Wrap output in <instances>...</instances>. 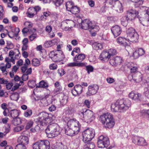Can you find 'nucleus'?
<instances>
[{
  "label": "nucleus",
  "mask_w": 149,
  "mask_h": 149,
  "mask_svg": "<svg viewBox=\"0 0 149 149\" xmlns=\"http://www.w3.org/2000/svg\"><path fill=\"white\" fill-rule=\"evenodd\" d=\"M67 126L75 130L76 131H79L80 125L78 121L74 120H70L67 123Z\"/></svg>",
  "instance_id": "ddd939ff"
},
{
  "label": "nucleus",
  "mask_w": 149,
  "mask_h": 149,
  "mask_svg": "<svg viewBox=\"0 0 149 149\" xmlns=\"http://www.w3.org/2000/svg\"><path fill=\"white\" fill-rule=\"evenodd\" d=\"M10 130V125L9 124H8L7 125V127H5V130L4 132V134L6 135L7 133H8L9 132Z\"/></svg>",
  "instance_id": "6e6d98bb"
},
{
  "label": "nucleus",
  "mask_w": 149,
  "mask_h": 149,
  "mask_svg": "<svg viewBox=\"0 0 149 149\" xmlns=\"http://www.w3.org/2000/svg\"><path fill=\"white\" fill-rule=\"evenodd\" d=\"M132 142L135 144L139 146H143L146 145L145 139L142 137L134 136Z\"/></svg>",
  "instance_id": "dca6fc26"
},
{
  "label": "nucleus",
  "mask_w": 149,
  "mask_h": 149,
  "mask_svg": "<svg viewBox=\"0 0 149 149\" xmlns=\"http://www.w3.org/2000/svg\"><path fill=\"white\" fill-rule=\"evenodd\" d=\"M67 23L65 22H63L61 24V27L62 29L65 31H69L71 28L68 26H67Z\"/></svg>",
  "instance_id": "58836bf2"
},
{
  "label": "nucleus",
  "mask_w": 149,
  "mask_h": 149,
  "mask_svg": "<svg viewBox=\"0 0 149 149\" xmlns=\"http://www.w3.org/2000/svg\"><path fill=\"white\" fill-rule=\"evenodd\" d=\"M56 40H52L46 42L44 44V46L46 48H48L54 45L56 43Z\"/></svg>",
  "instance_id": "7c9ffc66"
},
{
  "label": "nucleus",
  "mask_w": 149,
  "mask_h": 149,
  "mask_svg": "<svg viewBox=\"0 0 149 149\" xmlns=\"http://www.w3.org/2000/svg\"><path fill=\"white\" fill-rule=\"evenodd\" d=\"M118 13H121L123 11L122 4L118 0H116L113 8Z\"/></svg>",
  "instance_id": "f3484780"
},
{
  "label": "nucleus",
  "mask_w": 149,
  "mask_h": 149,
  "mask_svg": "<svg viewBox=\"0 0 149 149\" xmlns=\"http://www.w3.org/2000/svg\"><path fill=\"white\" fill-rule=\"evenodd\" d=\"M32 111L31 109H27L24 112V116L26 117H28L31 116L32 114Z\"/></svg>",
  "instance_id": "09e8293b"
},
{
  "label": "nucleus",
  "mask_w": 149,
  "mask_h": 149,
  "mask_svg": "<svg viewBox=\"0 0 149 149\" xmlns=\"http://www.w3.org/2000/svg\"><path fill=\"white\" fill-rule=\"evenodd\" d=\"M131 101L128 99L118 100L111 105V111L114 112L124 111L128 109L131 106Z\"/></svg>",
  "instance_id": "f257e3e1"
},
{
  "label": "nucleus",
  "mask_w": 149,
  "mask_h": 149,
  "mask_svg": "<svg viewBox=\"0 0 149 149\" xmlns=\"http://www.w3.org/2000/svg\"><path fill=\"white\" fill-rule=\"evenodd\" d=\"M110 56H113L116 54V49H110L108 51Z\"/></svg>",
  "instance_id": "5fc2aeb1"
},
{
  "label": "nucleus",
  "mask_w": 149,
  "mask_h": 149,
  "mask_svg": "<svg viewBox=\"0 0 149 149\" xmlns=\"http://www.w3.org/2000/svg\"><path fill=\"white\" fill-rule=\"evenodd\" d=\"M86 63L78 61H74L73 62L70 63L67 65L69 67H83L86 66Z\"/></svg>",
  "instance_id": "4be33fe9"
},
{
  "label": "nucleus",
  "mask_w": 149,
  "mask_h": 149,
  "mask_svg": "<svg viewBox=\"0 0 149 149\" xmlns=\"http://www.w3.org/2000/svg\"><path fill=\"white\" fill-rule=\"evenodd\" d=\"M127 39L130 41L134 42H136L139 39V35L133 28L128 29L126 31Z\"/></svg>",
  "instance_id": "9d476101"
},
{
  "label": "nucleus",
  "mask_w": 149,
  "mask_h": 149,
  "mask_svg": "<svg viewBox=\"0 0 149 149\" xmlns=\"http://www.w3.org/2000/svg\"><path fill=\"white\" fill-rule=\"evenodd\" d=\"M22 121L20 118L17 117L13 118L12 120V123L15 125H17L21 124L22 123Z\"/></svg>",
  "instance_id": "72a5a7b5"
},
{
  "label": "nucleus",
  "mask_w": 149,
  "mask_h": 149,
  "mask_svg": "<svg viewBox=\"0 0 149 149\" xmlns=\"http://www.w3.org/2000/svg\"><path fill=\"white\" fill-rule=\"evenodd\" d=\"M49 56L54 62L60 61L65 58L62 52L60 50L51 52L49 54Z\"/></svg>",
  "instance_id": "0eeeda50"
},
{
  "label": "nucleus",
  "mask_w": 149,
  "mask_h": 149,
  "mask_svg": "<svg viewBox=\"0 0 149 149\" xmlns=\"http://www.w3.org/2000/svg\"><path fill=\"white\" fill-rule=\"evenodd\" d=\"M15 149H26V145L18 143L15 146Z\"/></svg>",
  "instance_id": "de8ad7c7"
},
{
  "label": "nucleus",
  "mask_w": 149,
  "mask_h": 149,
  "mask_svg": "<svg viewBox=\"0 0 149 149\" xmlns=\"http://www.w3.org/2000/svg\"><path fill=\"white\" fill-rule=\"evenodd\" d=\"M144 94L145 96L149 99V90L147 88H145Z\"/></svg>",
  "instance_id": "bf43d9fd"
},
{
  "label": "nucleus",
  "mask_w": 149,
  "mask_h": 149,
  "mask_svg": "<svg viewBox=\"0 0 149 149\" xmlns=\"http://www.w3.org/2000/svg\"><path fill=\"white\" fill-rule=\"evenodd\" d=\"M129 97L135 100H140L141 97V94L134 91H132L129 95Z\"/></svg>",
  "instance_id": "aec40b11"
},
{
  "label": "nucleus",
  "mask_w": 149,
  "mask_h": 149,
  "mask_svg": "<svg viewBox=\"0 0 149 149\" xmlns=\"http://www.w3.org/2000/svg\"><path fill=\"white\" fill-rule=\"evenodd\" d=\"M29 138L25 136H21L19 137L17 139V142L25 145H27L29 143Z\"/></svg>",
  "instance_id": "412c9836"
},
{
  "label": "nucleus",
  "mask_w": 149,
  "mask_h": 149,
  "mask_svg": "<svg viewBox=\"0 0 149 149\" xmlns=\"http://www.w3.org/2000/svg\"><path fill=\"white\" fill-rule=\"evenodd\" d=\"M138 14V12L135 10H130L127 13L126 15L129 21H132L135 19Z\"/></svg>",
  "instance_id": "2eb2a0df"
},
{
  "label": "nucleus",
  "mask_w": 149,
  "mask_h": 149,
  "mask_svg": "<svg viewBox=\"0 0 149 149\" xmlns=\"http://www.w3.org/2000/svg\"><path fill=\"white\" fill-rule=\"evenodd\" d=\"M37 120L41 125H46L49 124L53 121L51 115L45 112H42L39 113Z\"/></svg>",
  "instance_id": "39448f33"
},
{
  "label": "nucleus",
  "mask_w": 149,
  "mask_h": 149,
  "mask_svg": "<svg viewBox=\"0 0 149 149\" xmlns=\"http://www.w3.org/2000/svg\"><path fill=\"white\" fill-rule=\"evenodd\" d=\"M86 145L89 149H94L95 147L94 143L92 142L88 143Z\"/></svg>",
  "instance_id": "603ef678"
},
{
  "label": "nucleus",
  "mask_w": 149,
  "mask_h": 149,
  "mask_svg": "<svg viewBox=\"0 0 149 149\" xmlns=\"http://www.w3.org/2000/svg\"><path fill=\"white\" fill-rule=\"evenodd\" d=\"M116 0L113 1V0H106L105 2V5L106 7L110 6L113 8V5H114Z\"/></svg>",
  "instance_id": "2f4dec72"
},
{
  "label": "nucleus",
  "mask_w": 149,
  "mask_h": 149,
  "mask_svg": "<svg viewBox=\"0 0 149 149\" xmlns=\"http://www.w3.org/2000/svg\"><path fill=\"white\" fill-rule=\"evenodd\" d=\"M27 13L28 17L32 18L36 14V12L35 11L34 7H31L28 9Z\"/></svg>",
  "instance_id": "c85d7f7f"
},
{
  "label": "nucleus",
  "mask_w": 149,
  "mask_h": 149,
  "mask_svg": "<svg viewBox=\"0 0 149 149\" xmlns=\"http://www.w3.org/2000/svg\"><path fill=\"white\" fill-rule=\"evenodd\" d=\"M11 116L13 118H15L19 115V111L15 109L12 110L10 112Z\"/></svg>",
  "instance_id": "473e14b6"
},
{
  "label": "nucleus",
  "mask_w": 149,
  "mask_h": 149,
  "mask_svg": "<svg viewBox=\"0 0 149 149\" xmlns=\"http://www.w3.org/2000/svg\"><path fill=\"white\" fill-rule=\"evenodd\" d=\"M106 80L107 82L109 84L113 83L114 81V80L113 78L110 77H108Z\"/></svg>",
  "instance_id": "e2e57ef3"
},
{
  "label": "nucleus",
  "mask_w": 149,
  "mask_h": 149,
  "mask_svg": "<svg viewBox=\"0 0 149 149\" xmlns=\"http://www.w3.org/2000/svg\"><path fill=\"white\" fill-rule=\"evenodd\" d=\"M27 66H26V65H24L23 66L21 67V69L22 72L24 73H26V72L28 69H27Z\"/></svg>",
  "instance_id": "13d9d810"
},
{
  "label": "nucleus",
  "mask_w": 149,
  "mask_h": 149,
  "mask_svg": "<svg viewBox=\"0 0 149 149\" xmlns=\"http://www.w3.org/2000/svg\"><path fill=\"white\" fill-rule=\"evenodd\" d=\"M19 32V28H15L14 32L15 37H17Z\"/></svg>",
  "instance_id": "680f3d73"
},
{
  "label": "nucleus",
  "mask_w": 149,
  "mask_h": 149,
  "mask_svg": "<svg viewBox=\"0 0 149 149\" xmlns=\"http://www.w3.org/2000/svg\"><path fill=\"white\" fill-rule=\"evenodd\" d=\"M77 141L79 143V146L81 149H89L86 144L83 143H80V141L79 139L77 140Z\"/></svg>",
  "instance_id": "37998d69"
},
{
  "label": "nucleus",
  "mask_w": 149,
  "mask_h": 149,
  "mask_svg": "<svg viewBox=\"0 0 149 149\" xmlns=\"http://www.w3.org/2000/svg\"><path fill=\"white\" fill-rule=\"evenodd\" d=\"M54 149H68L67 147L65 146H63L61 145L59 146L56 147Z\"/></svg>",
  "instance_id": "774afa93"
},
{
  "label": "nucleus",
  "mask_w": 149,
  "mask_h": 149,
  "mask_svg": "<svg viewBox=\"0 0 149 149\" xmlns=\"http://www.w3.org/2000/svg\"><path fill=\"white\" fill-rule=\"evenodd\" d=\"M33 122L32 121H29L26 124V125L25 127V128L26 130L29 129L31 128L33 125Z\"/></svg>",
  "instance_id": "864d4df0"
},
{
  "label": "nucleus",
  "mask_w": 149,
  "mask_h": 149,
  "mask_svg": "<svg viewBox=\"0 0 149 149\" xmlns=\"http://www.w3.org/2000/svg\"><path fill=\"white\" fill-rule=\"evenodd\" d=\"M19 68V67L15 65L12 68V70L13 72H16Z\"/></svg>",
  "instance_id": "338daca9"
},
{
  "label": "nucleus",
  "mask_w": 149,
  "mask_h": 149,
  "mask_svg": "<svg viewBox=\"0 0 149 149\" xmlns=\"http://www.w3.org/2000/svg\"><path fill=\"white\" fill-rule=\"evenodd\" d=\"M79 20L81 21V27L84 29L91 30L96 29H99L98 26H95L91 21L88 19H85L83 21H82V19L80 18Z\"/></svg>",
  "instance_id": "9b49d317"
},
{
  "label": "nucleus",
  "mask_w": 149,
  "mask_h": 149,
  "mask_svg": "<svg viewBox=\"0 0 149 149\" xmlns=\"http://www.w3.org/2000/svg\"><path fill=\"white\" fill-rule=\"evenodd\" d=\"M122 59L119 56L113 58L110 60L109 63L112 65L117 66L120 65L122 62Z\"/></svg>",
  "instance_id": "a211bd4d"
},
{
  "label": "nucleus",
  "mask_w": 149,
  "mask_h": 149,
  "mask_svg": "<svg viewBox=\"0 0 149 149\" xmlns=\"http://www.w3.org/2000/svg\"><path fill=\"white\" fill-rule=\"evenodd\" d=\"M98 146L100 148L107 147L109 145V139L103 136H100L97 142Z\"/></svg>",
  "instance_id": "f8f14e48"
},
{
  "label": "nucleus",
  "mask_w": 149,
  "mask_h": 149,
  "mask_svg": "<svg viewBox=\"0 0 149 149\" xmlns=\"http://www.w3.org/2000/svg\"><path fill=\"white\" fill-rule=\"evenodd\" d=\"M8 34L9 37L11 38H13L14 37H15L14 31L13 30L9 32H8Z\"/></svg>",
  "instance_id": "052dcab7"
},
{
  "label": "nucleus",
  "mask_w": 149,
  "mask_h": 149,
  "mask_svg": "<svg viewBox=\"0 0 149 149\" xmlns=\"http://www.w3.org/2000/svg\"><path fill=\"white\" fill-rule=\"evenodd\" d=\"M48 86V84L45 82L43 81H41L39 83L38 87L45 88Z\"/></svg>",
  "instance_id": "79ce46f5"
},
{
  "label": "nucleus",
  "mask_w": 149,
  "mask_h": 149,
  "mask_svg": "<svg viewBox=\"0 0 149 149\" xmlns=\"http://www.w3.org/2000/svg\"><path fill=\"white\" fill-rule=\"evenodd\" d=\"M100 120L106 128H111L115 124L113 116L109 113H104L101 115Z\"/></svg>",
  "instance_id": "f03ea898"
},
{
  "label": "nucleus",
  "mask_w": 149,
  "mask_h": 149,
  "mask_svg": "<svg viewBox=\"0 0 149 149\" xmlns=\"http://www.w3.org/2000/svg\"><path fill=\"white\" fill-rule=\"evenodd\" d=\"M79 118L87 123H90L95 118V116L92 111L89 109L83 110L78 113Z\"/></svg>",
  "instance_id": "7ed1b4c3"
},
{
  "label": "nucleus",
  "mask_w": 149,
  "mask_h": 149,
  "mask_svg": "<svg viewBox=\"0 0 149 149\" xmlns=\"http://www.w3.org/2000/svg\"><path fill=\"white\" fill-rule=\"evenodd\" d=\"M24 127L23 125H21L15 127L14 128V131L15 132H17L22 130Z\"/></svg>",
  "instance_id": "49530a36"
},
{
  "label": "nucleus",
  "mask_w": 149,
  "mask_h": 149,
  "mask_svg": "<svg viewBox=\"0 0 149 149\" xmlns=\"http://www.w3.org/2000/svg\"><path fill=\"white\" fill-rule=\"evenodd\" d=\"M103 48V44L102 43H95L94 44V48L96 50L102 49Z\"/></svg>",
  "instance_id": "c03bdc74"
},
{
  "label": "nucleus",
  "mask_w": 149,
  "mask_h": 149,
  "mask_svg": "<svg viewBox=\"0 0 149 149\" xmlns=\"http://www.w3.org/2000/svg\"><path fill=\"white\" fill-rule=\"evenodd\" d=\"M0 70L2 71V73L3 75H7L8 72L6 70V68L5 66H0Z\"/></svg>",
  "instance_id": "8fccbe9b"
},
{
  "label": "nucleus",
  "mask_w": 149,
  "mask_h": 149,
  "mask_svg": "<svg viewBox=\"0 0 149 149\" xmlns=\"http://www.w3.org/2000/svg\"><path fill=\"white\" fill-rule=\"evenodd\" d=\"M31 31V29H28L27 28L25 27L24 28L22 31V32L23 34H25L27 32H28L29 31Z\"/></svg>",
  "instance_id": "0e129e2a"
},
{
  "label": "nucleus",
  "mask_w": 149,
  "mask_h": 149,
  "mask_svg": "<svg viewBox=\"0 0 149 149\" xmlns=\"http://www.w3.org/2000/svg\"><path fill=\"white\" fill-rule=\"evenodd\" d=\"M99 89V87L97 84H93L89 86L88 91L87 92V96H91L95 94Z\"/></svg>",
  "instance_id": "4468645a"
},
{
  "label": "nucleus",
  "mask_w": 149,
  "mask_h": 149,
  "mask_svg": "<svg viewBox=\"0 0 149 149\" xmlns=\"http://www.w3.org/2000/svg\"><path fill=\"white\" fill-rule=\"evenodd\" d=\"M85 55L84 54H79L78 55H76L74 58L73 60L74 61L81 62L85 58Z\"/></svg>",
  "instance_id": "cd10ccee"
},
{
  "label": "nucleus",
  "mask_w": 149,
  "mask_h": 149,
  "mask_svg": "<svg viewBox=\"0 0 149 149\" xmlns=\"http://www.w3.org/2000/svg\"><path fill=\"white\" fill-rule=\"evenodd\" d=\"M74 88L79 94H81L82 92L83 87L81 85L79 84L77 85L74 86Z\"/></svg>",
  "instance_id": "c9c22d12"
},
{
  "label": "nucleus",
  "mask_w": 149,
  "mask_h": 149,
  "mask_svg": "<svg viewBox=\"0 0 149 149\" xmlns=\"http://www.w3.org/2000/svg\"><path fill=\"white\" fill-rule=\"evenodd\" d=\"M68 97L66 95H64L63 96V98L60 101L61 104L63 105L66 104L68 102Z\"/></svg>",
  "instance_id": "a18cd8bd"
},
{
  "label": "nucleus",
  "mask_w": 149,
  "mask_h": 149,
  "mask_svg": "<svg viewBox=\"0 0 149 149\" xmlns=\"http://www.w3.org/2000/svg\"><path fill=\"white\" fill-rule=\"evenodd\" d=\"M86 69L87 71L88 74H89L90 72H92L93 70V67L91 65H88L86 66Z\"/></svg>",
  "instance_id": "3c124183"
},
{
  "label": "nucleus",
  "mask_w": 149,
  "mask_h": 149,
  "mask_svg": "<svg viewBox=\"0 0 149 149\" xmlns=\"http://www.w3.org/2000/svg\"><path fill=\"white\" fill-rule=\"evenodd\" d=\"M40 61L37 58H34L32 60V64L33 66H38L40 65Z\"/></svg>",
  "instance_id": "ea45409f"
},
{
  "label": "nucleus",
  "mask_w": 149,
  "mask_h": 149,
  "mask_svg": "<svg viewBox=\"0 0 149 149\" xmlns=\"http://www.w3.org/2000/svg\"><path fill=\"white\" fill-rule=\"evenodd\" d=\"M63 0H53V2L57 7L60 6L63 3Z\"/></svg>",
  "instance_id": "a19ab883"
},
{
  "label": "nucleus",
  "mask_w": 149,
  "mask_h": 149,
  "mask_svg": "<svg viewBox=\"0 0 149 149\" xmlns=\"http://www.w3.org/2000/svg\"><path fill=\"white\" fill-rule=\"evenodd\" d=\"M73 3L72 1H68L66 3V6L67 10L70 11L73 7Z\"/></svg>",
  "instance_id": "e433bc0d"
},
{
  "label": "nucleus",
  "mask_w": 149,
  "mask_h": 149,
  "mask_svg": "<svg viewBox=\"0 0 149 149\" xmlns=\"http://www.w3.org/2000/svg\"><path fill=\"white\" fill-rule=\"evenodd\" d=\"M143 78L142 74L140 72H138L133 75V80L136 82L141 81Z\"/></svg>",
  "instance_id": "393cba45"
},
{
  "label": "nucleus",
  "mask_w": 149,
  "mask_h": 149,
  "mask_svg": "<svg viewBox=\"0 0 149 149\" xmlns=\"http://www.w3.org/2000/svg\"><path fill=\"white\" fill-rule=\"evenodd\" d=\"M71 13L74 14H76L78 13L79 12V8L77 6H73L70 11Z\"/></svg>",
  "instance_id": "4c0bfd02"
},
{
  "label": "nucleus",
  "mask_w": 149,
  "mask_h": 149,
  "mask_svg": "<svg viewBox=\"0 0 149 149\" xmlns=\"http://www.w3.org/2000/svg\"><path fill=\"white\" fill-rule=\"evenodd\" d=\"M126 17L125 16L123 17L121 19V24L124 26H126L128 24V21H129Z\"/></svg>",
  "instance_id": "f704fd0d"
},
{
  "label": "nucleus",
  "mask_w": 149,
  "mask_h": 149,
  "mask_svg": "<svg viewBox=\"0 0 149 149\" xmlns=\"http://www.w3.org/2000/svg\"><path fill=\"white\" fill-rule=\"evenodd\" d=\"M59 127L56 123L49 124L47 127L45 132L49 138H53L58 136L60 133Z\"/></svg>",
  "instance_id": "20e7f679"
},
{
  "label": "nucleus",
  "mask_w": 149,
  "mask_h": 149,
  "mask_svg": "<svg viewBox=\"0 0 149 149\" xmlns=\"http://www.w3.org/2000/svg\"><path fill=\"white\" fill-rule=\"evenodd\" d=\"M145 53V50L142 48H139L134 52L133 56L135 58H137L139 56L143 55Z\"/></svg>",
  "instance_id": "a878e982"
},
{
  "label": "nucleus",
  "mask_w": 149,
  "mask_h": 149,
  "mask_svg": "<svg viewBox=\"0 0 149 149\" xmlns=\"http://www.w3.org/2000/svg\"><path fill=\"white\" fill-rule=\"evenodd\" d=\"M8 81L7 80L3 78H0V84H7Z\"/></svg>",
  "instance_id": "69168bd1"
},
{
  "label": "nucleus",
  "mask_w": 149,
  "mask_h": 149,
  "mask_svg": "<svg viewBox=\"0 0 149 149\" xmlns=\"http://www.w3.org/2000/svg\"><path fill=\"white\" fill-rule=\"evenodd\" d=\"M33 149H50V143L47 140H40L34 143Z\"/></svg>",
  "instance_id": "1a4fd4ad"
},
{
  "label": "nucleus",
  "mask_w": 149,
  "mask_h": 149,
  "mask_svg": "<svg viewBox=\"0 0 149 149\" xmlns=\"http://www.w3.org/2000/svg\"><path fill=\"white\" fill-rule=\"evenodd\" d=\"M57 65L55 63H52L49 65V68L51 70H55L57 69Z\"/></svg>",
  "instance_id": "4d7b16f0"
},
{
  "label": "nucleus",
  "mask_w": 149,
  "mask_h": 149,
  "mask_svg": "<svg viewBox=\"0 0 149 149\" xmlns=\"http://www.w3.org/2000/svg\"><path fill=\"white\" fill-rule=\"evenodd\" d=\"M32 72L31 68H30L28 69L26 73H24L23 75L22 78L23 81H25L28 79V75L31 74Z\"/></svg>",
  "instance_id": "c756f323"
},
{
  "label": "nucleus",
  "mask_w": 149,
  "mask_h": 149,
  "mask_svg": "<svg viewBox=\"0 0 149 149\" xmlns=\"http://www.w3.org/2000/svg\"><path fill=\"white\" fill-rule=\"evenodd\" d=\"M65 131L66 134L70 136H74L75 134H77L79 132L76 131L75 130L68 127L65 129Z\"/></svg>",
  "instance_id": "5701e85b"
},
{
  "label": "nucleus",
  "mask_w": 149,
  "mask_h": 149,
  "mask_svg": "<svg viewBox=\"0 0 149 149\" xmlns=\"http://www.w3.org/2000/svg\"><path fill=\"white\" fill-rule=\"evenodd\" d=\"M111 57L109 52L107 51H103L100 54V58L101 59L104 61H107Z\"/></svg>",
  "instance_id": "bb28decb"
},
{
  "label": "nucleus",
  "mask_w": 149,
  "mask_h": 149,
  "mask_svg": "<svg viewBox=\"0 0 149 149\" xmlns=\"http://www.w3.org/2000/svg\"><path fill=\"white\" fill-rule=\"evenodd\" d=\"M143 14L144 15L142 17H139L140 23L143 26H148L149 24L147 22H149V8L146 7H142Z\"/></svg>",
  "instance_id": "6e6552de"
},
{
  "label": "nucleus",
  "mask_w": 149,
  "mask_h": 149,
  "mask_svg": "<svg viewBox=\"0 0 149 149\" xmlns=\"http://www.w3.org/2000/svg\"><path fill=\"white\" fill-rule=\"evenodd\" d=\"M111 30L115 37L119 35L122 32L120 27L117 25L112 27L111 29Z\"/></svg>",
  "instance_id": "6ab92c4d"
},
{
  "label": "nucleus",
  "mask_w": 149,
  "mask_h": 149,
  "mask_svg": "<svg viewBox=\"0 0 149 149\" xmlns=\"http://www.w3.org/2000/svg\"><path fill=\"white\" fill-rule=\"evenodd\" d=\"M95 134L94 130L92 128H88L82 133L83 140L85 143L91 141L94 137Z\"/></svg>",
  "instance_id": "423d86ee"
},
{
  "label": "nucleus",
  "mask_w": 149,
  "mask_h": 149,
  "mask_svg": "<svg viewBox=\"0 0 149 149\" xmlns=\"http://www.w3.org/2000/svg\"><path fill=\"white\" fill-rule=\"evenodd\" d=\"M124 38L120 37L116 39V41L118 44L124 46H128L129 44L128 41Z\"/></svg>",
  "instance_id": "b1692460"
}]
</instances>
